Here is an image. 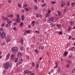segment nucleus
Instances as JSON below:
<instances>
[{
    "label": "nucleus",
    "mask_w": 75,
    "mask_h": 75,
    "mask_svg": "<svg viewBox=\"0 0 75 75\" xmlns=\"http://www.w3.org/2000/svg\"><path fill=\"white\" fill-rule=\"evenodd\" d=\"M50 16V13H47L46 14V17H49Z\"/></svg>",
    "instance_id": "obj_15"
},
{
    "label": "nucleus",
    "mask_w": 75,
    "mask_h": 75,
    "mask_svg": "<svg viewBox=\"0 0 75 75\" xmlns=\"http://www.w3.org/2000/svg\"><path fill=\"white\" fill-rule=\"evenodd\" d=\"M30 72H31V71H28V74H29V73H30Z\"/></svg>",
    "instance_id": "obj_47"
},
{
    "label": "nucleus",
    "mask_w": 75,
    "mask_h": 75,
    "mask_svg": "<svg viewBox=\"0 0 75 75\" xmlns=\"http://www.w3.org/2000/svg\"><path fill=\"white\" fill-rule=\"evenodd\" d=\"M75 4V2H74L73 3L71 4V7H73L74 5Z\"/></svg>",
    "instance_id": "obj_28"
},
{
    "label": "nucleus",
    "mask_w": 75,
    "mask_h": 75,
    "mask_svg": "<svg viewBox=\"0 0 75 75\" xmlns=\"http://www.w3.org/2000/svg\"><path fill=\"white\" fill-rule=\"evenodd\" d=\"M24 9L26 11H28V8H25Z\"/></svg>",
    "instance_id": "obj_26"
},
{
    "label": "nucleus",
    "mask_w": 75,
    "mask_h": 75,
    "mask_svg": "<svg viewBox=\"0 0 75 75\" xmlns=\"http://www.w3.org/2000/svg\"><path fill=\"white\" fill-rule=\"evenodd\" d=\"M24 73L25 74H27L28 73V70L24 71Z\"/></svg>",
    "instance_id": "obj_22"
},
{
    "label": "nucleus",
    "mask_w": 75,
    "mask_h": 75,
    "mask_svg": "<svg viewBox=\"0 0 75 75\" xmlns=\"http://www.w3.org/2000/svg\"><path fill=\"white\" fill-rule=\"evenodd\" d=\"M34 8L36 10H37L38 9V7L37 6V5H35L34 6Z\"/></svg>",
    "instance_id": "obj_20"
},
{
    "label": "nucleus",
    "mask_w": 75,
    "mask_h": 75,
    "mask_svg": "<svg viewBox=\"0 0 75 75\" xmlns=\"http://www.w3.org/2000/svg\"><path fill=\"white\" fill-rule=\"evenodd\" d=\"M19 19H16V21L17 23H19L20 22V21L18 20Z\"/></svg>",
    "instance_id": "obj_17"
},
{
    "label": "nucleus",
    "mask_w": 75,
    "mask_h": 75,
    "mask_svg": "<svg viewBox=\"0 0 75 75\" xmlns=\"http://www.w3.org/2000/svg\"><path fill=\"white\" fill-rule=\"evenodd\" d=\"M1 18H2V20L3 19H4L5 18H4V16H3Z\"/></svg>",
    "instance_id": "obj_49"
},
{
    "label": "nucleus",
    "mask_w": 75,
    "mask_h": 75,
    "mask_svg": "<svg viewBox=\"0 0 75 75\" xmlns=\"http://www.w3.org/2000/svg\"><path fill=\"white\" fill-rule=\"evenodd\" d=\"M13 30H14V31H16V30H17V28H16V27L13 28Z\"/></svg>",
    "instance_id": "obj_30"
},
{
    "label": "nucleus",
    "mask_w": 75,
    "mask_h": 75,
    "mask_svg": "<svg viewBox=\"0 0 75 75\" xmlns=\"http://www.w3.org/2000/svg\"><path fill=\"white\" fill-rule=\"evenodd\" d=\"M10 17L11 18H13V16L12 15H10Z\"/></svg>",
    "instance_id": "obj_45"
},
{
    "label": "nucleus",
    "mask_w": 75,
    "mask_h": 75,
    "mask_svg": "<svg viewBox=\"0 0 75 75\" xmlns=\"http://www.w3.org/2000/svg\"><path fill=\"white\" fill-rule=\"evenodd\" d=\"M35 52H36V53H37V54H38V50H35Z\"/></svg>",
    "instance_id": "obj_38"
},
{
    "label": "nucleus",
    "mask_w": 75,
    "mask_h": 75,
    "mask_svg": "<svg viewBox=\"0 0 75 75\" xmlns=\"http://www.w3.org/2000/svg\"><path fill=\"white\" fill-rule=\"evenodd\" d=\"M21 18L22 19V20H24V15H22L21 16Z\"/></svg>",
    "instance_id": "obj_21"
},
{
    "label": "nucleus",
    "mask_w": 75,
    "mask_h": 75,
    "mask_svg": "<svg viewBox=\"0 0 75 75\" xmlns=\"http://www.w3.org/2000/svg\"><path fill=\"white\" fill-rule=\"evenodd\" d=\"M46 6V4H42V7H44V6Z\"/></svg>",
    "instance_id": "obj_44"
},
{
    "label": "nucleus",
    "mask_w": 75,
    "mask_h": 75,
    "mask_svg": "<svg viewBox=\"0 0 75 75\" xmlns=\"http://www.w3.org/2000/svg\"><path fill=\"white\" fill-rule=\"evenodd\" d=\"M17 25V23L16 22H14L13 24V25L14 26H16Z\"/></svg>",
    "instance_id": "obj_35"
},
{
    "label": "nucleus",
    "mask_w": 75,
    "mask_h": 75,
    "mask_svg": "<svg viewBox=\"0 0 75 75\" xmlns=\"http://www.w3.org/2000/svg\"><path fill=\"white\" fill-rule=\"evenodd\" d=\"M18 58H17L16 59L15 61V62H17V61H18Z\"/></svg>",
    "instance_id": "obj_34"
},
{
    "label": "nucleus",
    "mask_w": 75,
    "mask_h": 75,
    "mask_svg": "<svg viewBox=\"0 0 75 75\" xmlns=\"http://www.w3.org/2000/svg\"><path fill=\"white\" fill-rule=\"evenodd\" d=\"M18 7L19 8H21V5L19 3L18 4Z\"/></svg>",
    "instance_id": "obj_23"
},
{
    "label": "nucleus",
    "mask_w": 75,
    "mask_h": 75,
    "mask_svg": "<svg viewBox=\"0 0 75 75\" xmlns=\"http://www.w3.org/2000/svg\"><path fill=\"white\" fill-rule=\"evenodd\" d=\"M71 38V36H69V40Z\"/></svg>",
    "instance_id": "obj_59"
},
{
    "label": "nucleus",
    "mask_w": 75,
    "mask_h": 75,
    "mask_svg": "<svg viewBox=\"0 0 75 75\" xmlns=\"http://www.w3.org/2000/svg\"><path fill=\"white\" fill-rule=\"evenodd\" d=\"M56 67H54V68H57V66H58V65H56Z\"/></svg>",
    "instance_id": "obj_53"
},
{
    "label": "nucleus",
    "mask_w": 75,
    "mask_h": 75,
    "mask_svg": "<svg viewBox=\"0 0 75 75\" xmlns=\"http://www.w3.org/2000/svg\"><path fill=\"white\" fill-rule=\"evenodd\" d=\"M51 11L50 10H49L48 11V13H51Z\"/></svg>",
    "instance_id": "obj_51"
},
{
    "label": "nucleus",
    "mask_w": 75,
    "mask_h": 75,
    "mask_svg": "<svg viewBox=\"0 0 75 75\" xmlns=\"http://www.w3.org/2000/svg\"><path fill=\"white\" fill-rule=\"evenodd\" d=\"M40 64V62H38L37 63V65L36 66V68L37 69L39 67V64Z\"/></svg>",
    "instance_id": "obj_13"
},
{
    "label": "nucleus",
    "mask_w": 75,
    "mask_h": 75,
    "mask_svg": "<svg viewBox=\"0 0 75 75\" xmlns=\"http://www.w3.org/2000/svg\"><path fill=\"white\" fill-rule=\"evenodd\" d=\"M17 55L18 57H22V55H23V54H22L19 52L17 54Z\"/></svg>",
    "instance_id": "obj_10"
},
{
    "label": "nucleus",
    "mask_w": 75,
    "mask_h": 75,
    "mask_svg": "<svg viewBox=\"0 0 75 75\" xmlns=\"http://www.w3.org/2000/svg\"><path fill=\"white\" fill-rule=\"evenodd\" d=\"M11 59H14V57H15V55L13 54H11Z\"/></svg>",
    "instance_id": "obj_8"
},
{
    "label": "nucleus",
    "mask_w": 75,
    "mask_h": 75,
    "mask_svg": "<svg viewBox=\"0 0 75 75\" xmlns=\"http://www.w3.org/2000/svg\"><path fill=\"white\" fill-rule=\"evenodd\" d=\"M5 34H6V33L4 32H2L1 35V36L2 38H3L5 37Z\"/></svg>",
    "instance_id": "obj_5"
},
{
    "label": "nucleus",
    "mask_w": 75,
    "mask_h": 75,
    "mask_svg": "<svg viewBox=\"0 0 75 75\" xmlns=\"http://www.w3.org/2000/svg\"><path fill=\"white\" fill-rule=\"evenodd\" d=\"M54 20H55V18L53 17H50L49 18V21L50 22H53Z\"/></svg>",
    "instance_id": "obj_2"
},
{
    "label": "nucleus",
    "mask_w": 75,
    "mask_h": 75,
    "mask_svg": "<svg viewBox=\"0 0 75 75\" xmlns=\"http://www.w3.org/2000/svg\"><path fill=\"white\" fill-rule=\"evenodd\" d=\"M12 65V64H11L10 63L9 64V67H11Z\"/></svg>",
    "instance_id": "obj_52"
},
{
    "label": "nucleus",
    "mask_w": 75,
    "mask_h": 75,
    "mask_svg": "<svg viewBox=\"0 0 75 75\" xmlns=\"http://www.w3.org/2000/svg\"><path fill=\"white\" fill-rule=\"evenodd\" d=\"M16 17L17 18V19H19V17H20V16L18 15L17 14Z\"/></svg>",
    "instance_id": "obj_42"
},
{
    "label": "nucleus",
    "mask_w": 75,
    "mask_h": 75,
    "mask_svg": "<svg viewBox=\"0 0 75 75\" xmlns=\"http://www.w3.org/2000/svg\"><path fill=\"white\" fill-rule=\"evenodd\" d=\"M36 16L37 17H39V16L38 15V14H37V15H36Z\"/></svg>",
    "instance_id": "obj_60"
},
{
    "label": "nucleus",
    "mask_w": 75,
    "mask_h": 75,
    "mask_svg": "<svg viewBox=\"0 0 75 75\" xmlns=\"http://www.w3.org/2000/svg\"><path fill=\"white\" fill-rule=\"evenodd\" d=\"M69 29L71 30V26H69Z\"/></svg>",
    "instance_id": "obj_56"
},
{
    "label": "nucleus",
    "mask_w": 75,
    "mask_h": 75,
    "mask_svg": "<svg viewBox=\"0 0 75 75\" xmlns=\"http://www.w3.org/2000/svg\"><path fill=\"white\" fill-rule=\"evenodd\" d=\"M47 55L48 56H49V55L50 54V53H49V52H47Z\"/></svg>",
    "instance_id": "obj_57"
},
{
    "label": "nucleus",
    "mask_w": 75,
    "mask_h": 75,
    "mask_svg": "<svg viewBox=\"0 0 75 75\" xmlns=\"http://www.w3.org/2000/svg\"><path fill=\"white\" fill-rule=\"evenodd\" d=\"M46 10V9H45V8H44V11H45Z\"/></svg>",
    "instance_id": "obj_63"
},
{
    "label": "nucleus",
    "mask_w": 75,
    "mask_h": 75,
    "mask_svg": "<svg viewBox=\"0 0 75 75\" xmlns=\"http://www.w3.org/2000/svg\"><path fill=\"white\" fill-rule=\"evenodd\" d=\"M67 6H69V1H68L67 3Z\"/></svg>",
    "instance_id": "obj_31"
},
{
    "label": "nucleus",
    "mask_w": 75,
    "mask_h": 75,
    "mask_svg": "<svg viewBox=\"0 0 75 75\" xmlns=\"http://www.w3.org/2000/svg\"><path fill=\"white\" fill-rule=\"evenodd\" d=\"M35 33H37V34H40V31H36L35 32Z\"/></svg>",
    "instance_id": "obj_33"
},
{
    "label": "nucleus",
    "mask_w": 75,
    "mask_h": 75,
    "mask_svg": "<svg viewBox=\"0 0 75 75\" xmlns=\"http://www.w3.org/2000/svg\"><path fill=\"white\" fill-rule=\"evenodd\" d=\"M57 28H60V27H61V25H57Z\"/></svg>",
    "instance_id": "obj_24"
},
{
    "label": "nucleus",
    "mask_w": 75,
    "mask_h": 75,
    "mask_svg": "<svg viewBox=\"0 0 75 75\" xmlns=\"http://www.w3.org/2000/svg\"><path fill=\"white\" fill-rule=\"evenodd\" d=\"M5 20H6V21H7L8 20V17H6L4 19Z\"/></svg>",
    "instance_id": "obj_37"
},
{
    "label": "nucleus",
    "mask_w": 75,
    "mask_h": 75,
    "mask_svg": "<svg viewBox=\"0 0 75 75\" xmlns=\"http://www.w3.org/2000/svg\"><path fill=\"white\" fill-rule=\"evenodd\" d=\"M51 3H52V4H55V1H52L51 2Z\"/></svg>",
    "instance_id": "obj_40"
},
{
    "label": "nucleus",
    "mask_w": 75,
    "mask_h": 75,
    "mask_svg": "<svg viewBox=\"0 0 75 75\" xmlns=\"http://www.w3.org/2000/svg\"><path fill=\"white\" fill-rule=\"evenodd\" d=\"M72 72L73 73H74L75 72V69H73L72 71Z\"/></svg>",
    "instance_id": "obj_43"
},
{
    "label": "nucleus",
    "mask_w": 75,
    "mask_h": 75,
    "mask_svg": "<svg viewBox=\"0 0 75 75\" xmlns=\"http://www.w3.org/2000/svg\"><path fill=\"white\" fill-rule=\"evenodd\" d=\"M10 41V39H8L7 40H6V41L7 42H9Z\"/></svg>",
    "instance_id": "obj_36"
},
{
    "label": "nucleus",
    "mask_w": 75,
    "mask_h": 75,
    "mask_svg": "<svg viewBox=\"0 0 75 75\" xmlns=\"http://www.w3.org/2000/svg\"><path fill=\"white\" fill-rule=\"evenodd\" d=\"M70 24L71 25H74V23H73V22H71L70 23Z\"/></svg>",
    "instance_id": "obj_29"
},
{
    "label": "nucleus",
    "mask_w": 75,
    "mask_h": 75,
    "mask_svg": "<svg viewBox=\"0 0 75 75\" xmlns=\"http://www.w3.org/2000/svg\"><path fill=\"white\" fill-rule=\"evenodd\" d=\"M3 72L4 73H5V72H6V70H4V71H3Z\"/></svg>",
    "instance_id": "obj_61"
},
{
    "label": "nucleus",
    "mask_w": 75,
    "mask_h": 75,
    "mask_svg": "<svg viewBox=\"0 0 75 75\" xmlns=\"http://www.w3.org/2000/svg\"><path fill=\"white\" fill-rule=\"evenodd\" d=\"M32 64H33L32 66H33V67H35V64L34 63H33Z\"/></svg>",
    "instance_id": "obj_41"
},
{
    "label": "nucleus",
    "mask_w": 75,
    "mask_h": 75,
    "mask_svg": "<svg viewBox=\"0 0 75 75\" xmlns=\"http://www.w3.org/2000/svg\"><path fill=\"white\" fill-rule=\"evenodd\" d=\"M70 29L68 28V30H67L68 31H70Z\"/></svg>",
    "instance_id": "obj_62"
},
{
    "label": "nucleus",
    "mask_w": 75,
    "mask_h": 75,
    "mask_svg": "<svg viewBox=\"0 0 75 75\" xmlns=\"http://www.w3.org/2000/svg\"><path fill=\"white\" fill-rule=\"evenodd\" d=\"M57 13L59 15L61 16V12L59 11H58Z\"/></svg>",
    "instance_id": "obj_25"
},
{
    "label": "nucleus",
    "mask_w": 75,
    "mask_h": 75,
    "mask_svg": "<svg viewBox=\"0 0 75 75\" xmlns=\"http://www.w3.org/2000/svg\"><path fill=\"white\" fill-rule=\"evenodd\" d=\"M68 54V53L67 52H64V56H66V55H67V54Z\"/></svg>",
    "instance_id": "obj_18"
},
{
    "label": "nucleus",
    "mask_w": 75,
    "mask_h": 75,
    "mask_svg": "<svg viewBox=\"0 0 75 75\" xmlns=\"http://www.w3.org/2000/svg\"><path fill=\"white\" fill-rule=\"evenodd\" d=\"M23 58H20L19 59V61L18 62V64H21L23 63Z\"/></svg>",
    "instance_id": "obj_4"
},
{
    "label": "nucleus",
    "mask_w": 75,
    "mask_h": 75,
    "mask_svg": "<svg viewBox=\"0 0 75 75\" xmlns=\"http://www.w3.org/2000/svg\"><path fill=\"white\" fill-rule=\"evenodd\" d=\"M69 66L70 65L69 64H67L66 65V67H67V68H68V67H69Z\"/></svg>",
    "instance_id": "obj_39"
},
{
    "label": "nucleus",
    "mask_w": 75,
    "mask_h": 75,
    "mask_svg": "<svg viewBox=\"0 0 75 75\" xmlns=\"http://www.w3.org/2000/svg\"><path fill=\"white\" fill-rule=\"evenodd\" d=\"M27 7V4H26L25 5H24L23 6V8H25Z\"/></svg>",
    "instance_id": "obj_32"
},
{
    "label": "nucleus",
    "mask_w": 75,
    "mask_h": 75,
    "mask_svg": "<svg viewBox=\"0 0 75 75\" xmlns=\"http://www.w3.org/2000/svg\"><path fill=\"white\" fill-rule=\"evenodd\" d=\"M9 66V64L8 63H6L4 65V67L5 69L6 70H7L8 69V68Z\"/></svg>",
    "instance_id": "obj_1"
},
{
    "label": "nucleus",
    "mask_w": 75,
    "mask_h": 75,
    "mask_svg": "<svg viewBox=\"0 0 75 75\" xmlns=\"http://www.w3.org/2000/svg\"><path fill=\"white\" fill-rule=\"evenodd\" d=\"M41 48L42 50H43V48H44V47L43 46L41 47Z\"/></svg>",
    "instance_id": "obj_54"
},
{
    "label": "nucleus",
    "mask_w": 75,
    "mask_h": 75,
    "mask_svg": "<svg viewBox=\"0 0 75 75\" xmlns=\"http://www.w3.org/2000/svg\"><path fill=\"white\" fill-rule=\"evenodd\" d=\"M32 24H35V22H34V21H33L32 22Z\"/></svg>",
    "instance_id": "obj_55"
},
{
    "label": "nucleus",
    "mask_w": 75,
    "mask_h": 75,
    "mask_svg": "<svg viewBox=\"0 0 75 75\" xmlns=\"http://www.w3.org/2000/svg\"><path fill=\"white\" fill-rule=\"evenodd\" d=\"M62 7H63L65 5V2L64 1H62L61 4Z\"/></svg>",
    "instance_id": "obj_7"
},
{
    "label": "nucleus",
    "mask_w": 75,
    "mask_h": 75,
    "mask_svg": "<svg viewBox=\"0 0 75 75\" xmlns=\"http://www.w3.org/2000/svg\"><path fill=\"white\" fill-rule=\"evenodd\" d=\"M74 49H75V47H73V48H71V50H72V51H73V50H74Z\"/></svg>",
    "instance_id": "obj_46"
},
{
    "label": "nucleus",
    "mask_w": 75,
    "mask_h": 75,
    "mask_svg": "<svg viewBox=\"0 0 75 75\" xmlns=\"http://www.w3.org/2000/svg\"><path fill=\"white\" fill-rule=\"evenodd\" d=\"M19 42H20V43H21V45H23V39H21L19 40Z\"/></svg>",
    "instance_id": "obj_9"
},
{
    "label": "nucleus",
    "mask_w": 75,
    "mask_h": 75,
    "mask_svg": "<svg viewBox=\"0 0 75 75\" xmlns=\"http://www.w3.org/2000/svg\"><path fill=\"white\" fill-rule=\"evenodd\" d=\"M60 71L61 69H60V68H59L57 70V72H59H59H60Z\"/></svg>",
    "instance_id": "obj_27"
},
{
    "label": "nucleus",
    "mask_w": 75,
    "mask_h": 75,
    "mask_svg": "<svg viewBox=\"0 0 75 75\" xmlns=\"http://www.w3.org/2000/svg\"><path fill=\"white\" fill-rule=\"evenodd\" d=\"M4 23H3L1 25V26H4Z\"/></svg>",
    "instance_id": "obj_58"
},
{
    "label": "nucleus",
    "mask_w": 75,
    "mask_h": 75,
    "mask_svg": "<svg viewBox=\"0 0 75 75\" xmlns=\"http://www.w3.org/2000/svg\"><path fill=\"white\" fill-rule=\"evenodd\" d=\"M10 56V54L8 53L7 54L6 56V60H7L9 58V57Z\"/></svg>",
    "instance_id": "obj_12"
},
{
    "label": "nucleus",
    "mask_w": 75,
    "mask_h": 75,
    "mask_svg": "<svg viewBox=\"0 0 75 75\" xmlns=\"http://www.w3.org/2000/svg\"><path fill=\"white\" fill-rule=\"evenodd\" d=\"M34 75V73H32L31 74V75Z\"/></svg>",
    "instance_id": "obj_64"
},
{
    "label": "nucleus",
    "mask_w": 75,
    "mask_h": 75,
    "mask_svg": "<svg viewBox=\"0 0 75 75\" xmlns=\"http://www.w3.org/2000/svg\"><path fill=\"white\" fill-rule=\"evenodd\" d=\"M7 23H8L10 24V23H12V21L10 20H7Z\"/></svg>",
    "instance_id": "obj_14"
},
{
    "label": "nucleus",
    "mask_w": 75,
    "mask_h": 75,
    "mask_svg": "<svg viewBox=\"0 0 75 75\" xmlns=\"http://www.w3.org/2000/svg\"><path fill=\"white\" fill-rule=\"evenodd\" d=\"M20 26L21 28L23 27V22H21L20 23Z\"/></svg>",
    "instance_id": "obj_16"
},
{
    "label": "nucleus",
    "mask_w": 75,
    "mask_h": 75,
    "mask_svg": "<svg viewBox=\"0 0 75 75\" xmlns=\"http://www.w3.org/2000/svg\"><path fill=\"white\" fill-rule=\"evenodd\" d=\"M59 34H62V32H60L59 33Z\"/></svg>",
    "instance_id": "obj_48"
},
{
    "label": "nucleus",
    "mask_w": 75,
    "mask_h": 75,
    "mask_svg": "<svg viewBox=\"0 0 75 75\" xmlns=\"http://www.w3.org/2000/svg\"><path fill=\"white\" fill-rule=\"evenodd\" d=\"M12 50L13 52H17V51H18V48L16 47H14L12 49Z\"/></svg>",
    "instance_id": "obj_3"
},
{
    "label": "nucleus",
    "mask_w": 75,
    "mask_h": 75,
    "mask_svg": "<svg viewBox=\"0 0 75 75\" xmlns=\"http://www.w3.org/2000/svg\"><path fill=\"white\" fill-rule=\"evenodd\" d=\"M72 56L71 55H70V56H69V57H68V58H70L72 57Z\"/></svg>",
    "instance_id": "obj_50"
},
{
    "label": "nucleus",
    "mask_w": 75,
    "mask_h": 75,
    "mask_svg": "<svg viewBox=\"0 0 75 75\" xmlns=\"http://www.w3.org/2000/svg\"><path fill=\"white\" fill-rule=\"evenodd\" d=\"M66 62H67L68 64H72V62L71 61V60H66Z\"/></svg>",
    "instance_id": "obj_6"
},
{
    "label": "nucleus",
    "mask_w": 75,
    "mask_h": 75,
    "mask_svg": "<svg viewBox=\"0 0 75 75\" xmlns=\"http://www.w3.org/2000/svg\"><path fill=\"white\" fill-rule=\"evenodd\" d=\"M11 26V24L10 23H8L6 25V28L10 27Z\"/></svg>",
    "instance_id": "obj_11"
},
{
    "label": "nucleus",
    "mask_w": 75,
    "mask_h": 75,
    "mask_svg": "<svg viewBox=\"0 0 75 75\" xmlns=\"http://www.w3.org/2000/svg\"><path fill=\"white\" fill-rule=\"evenodd\" d=\"M25 31L26 33H28V34H29V33H30V30H26Z\"/></svg>",
    "instance_id": "obj_19"
}]
</instances>
